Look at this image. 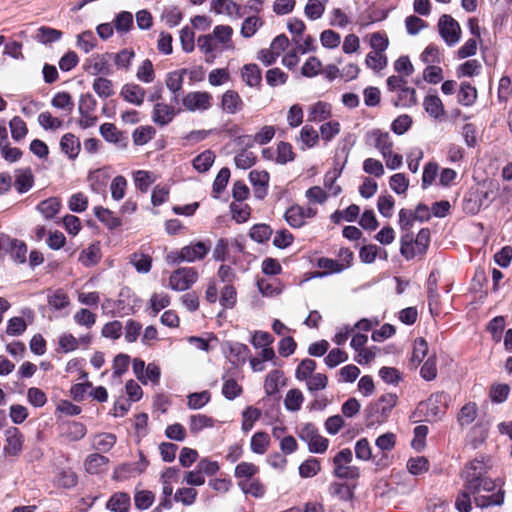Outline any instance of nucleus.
Here are the masks:
<instances>
[{
    "mask_svg": "<svg viewBox=\"0 0 512 512\" xmlns=\"http://www.w3.org/2000/svg\"><path fill=\"white\" fill-rule=\"evenodd\" d=\"M135 304V297L130 294L129 289L121 290L119 299L117 300V307L119 312L124 315H128L133 312Z\"/></svg>",
    "mask_w": 512,
    "mask_h": 512,
    "instance_id": "nucleus-58",
    "label": "nucleus"
},
{
    "mask_svg": "<svg viewBox=\"0 0 512 512\" xmlns=\"http://www.w3.org/2000/svg\"><path fill=\"white\" fill-rule=\"evenodd\" d=\"M478 416V406L475 402H468L457 414V423L464 428L471 425Z\"/></svg>",
    "mask_w": 512,
    "mask_h": 512,
    "instance_id": "nucleus-25",
    "label": "nucleus"
},
{
    "mask_svg": "<svg viewBox=\"0 0 512 512\" xmlns=\"http://www.w3.org/2000/svg\"><path fill=\"white\" fill-rule=\"evenodd\" d=\"M134 182L137 189L141 192H147L149 187L155 182L156 176L153 172L138 170L134 172Z\"/></svg>",
    "mask_w": 512,
    "mask_h": 512,
    "instance_id": "nucleus-42",
    "label": "nucleus"
},
{
    "mask_svg": "<svg viewBox=\"0 0 512 512\" xmlns=\"http://www.w3.org/2000/svg\"><path fill=\"white\" fill-rule=\"evenodd\" d=\"M198 492L192 487H183L174 494V501L181 502L184 506H191L195 503Z\"/></svg>",
    "mask_w": 512,
    "mask_h": 512,
    "instance_id": "nucleus-60",
    "label": "nucleus"
},
{
    "mask_svg": "<svg viewBox=\"0 0 512 512\" xmlns=\"http://www.w3.org/2000/svg\"><path fill=\"white\" fill-rule=\"evenodd\" d=\"M6 252L10 254L15 262L20 264L26 262L27 246L23 241L10 237L9 247Z\"/></svg>",
    "mask_w": 512,
    "mask_h": 512,
    "instance_id": "nucleus-33",
    "label": "nucleus"
},
{
    "mask_svg": "<svg viewBox=\"0 0 512 512\" xmlns=\"http://www.w3.org/2000/svg\"><path fill=\"white\" fill-rule=\"evenodd\" d=\"M62 37V32L60 30L48 27V26H42L37 30L36 33V40L42 44H48L52 42H56L60 40Z\"/></svg>",
    "mask_w": 512,
    "mask_h": 512,
    "instance_id": "nucleus-48",
    "label": "nucleus"
},
{
    "mask_svg": "<svg viewBox=\"0 0 512 512\" xmlns=\"http://www.w3.org/2000/svg\"><path fill=\"white\" fill-rule=\"evenodd\" d=\"M392 102L397 107H411L416 104V91L412 87L405 86L394 93Z\"/></svg>",
    "mask_w": 512,
    "mask_h": 512,
    "instance_id": "nucleus-22",
    "label": "nucleus"
},
{
    "mask_svg": "<svg viewBox=\"0 0 512 512\" xmlns=\"http://www.w3.org/2000/svg\"><path fill=\"white\" fill-rule=\"evenodd\" d=\"M38 124L44 130L55 131L63 126V121L58 117L52 116V114L48 111L42 112L38 115Z\"/></svg>",
    "mask_w": 512,
    "mask_h": 512,
    "instance_id": "nucleus-57",
    "label": "nucleus"
},
{
    "mask_svg": "<svg viewBox=\"0 0 512 512\" xmlns=\"http://www.w3.org/2000/svg\"><path fill=\"white\" fill-rule=\"evenodd\" d=\"M317 212L313 206L294 204L286 210L284 218L290 227L298 229L302 228L308 219L316 217Z\"/></svg>",
    "mask_w": 512,
    "mask_h": 512,
    "instance_id": "nucleus-5",
    "label": "nucleus"
},
{
    "mask_svg": "<svg viewBox=\"0 0 512 512\" xmlns=\"http://www.w3.org/2000/svg\"><path fill=\"white\" fill-rule=\"evenodd\" d=\"M214 419L204 414H195L190 416L189 429L192 434H197L203 429L212 428Z\"/></svg>",
    "mask_w": 512,
    "mask_h": 512,
    "instance_id": "nucleus-34",
    "label": "nucleus"
},
{
    "mask_svg": "<svg viewBox=\"0 0 512 512\" xmlns=\"http://www.w3.org/2000/svg\"><path fill=\"white\" fill-rule=\"evenodd\" d=\"M237 368L227 370L222 375V395L227 400H234L243 393V388L236 381Z\"/></svg>",
    "mask_w": 512,
    "mask_h": 512,
    "instance_id": "nucleus-12",
    "label": "nucleus"
},
{
    "mask_svg": "<svg viewBox=\"0 0 512 512\" xmlns=\"http://www.w3.org/2000/svg\"><path fill=\"white\" fill-rule=\"evenodd\" d=\"M331 115V107L325 102H317L310 109L308 120L311 122H323Z\"/></svg>",
    "mask_w": 512,
    "mask_h": 512,
    "instance_id": "nucleus-40",
    "label": "nucleus"
},
{
    "mask_svg": "<svg viewBox=\"0 0 512 512\" xmlns=\"http://www.w3.org/2000/svg\"><path fill=\"white\" fill-rule=\"evenodd\" d=\"M34 185V175L30 168L17 169L15 171L14 188L20 193L28 192Z\"/></svg>",
    "mask_w": 512,
    "mask_h": 512,
    "instance_id": "nucleus-19",
    "label": "nucleus"
},
{
    "mask_svg": "<svg viewBox=\"0 0 512 512\" xmlns=\"http://www.w3.org/2000/svg\"><path fill=\"white\" fill-rule=\"evenodd\" d=\"M148 460L145 458L142 452L139 453V461L123 463L116 468L115 474L118 478H129L135 477L142 474L148 467Z\"/></svg>",
    "mask_w": 512,
    "mask_h": 512,
    "instance_id": "nucleus-13",
    "label": "nucleus"
},
{
    "mask_svg": "<svg viewBox=\"0 0 512 512\" xmlns=\"http://www.w3.org/2000/svg\"><path fill=\"white\" fill-rule=\"evenodd\" d=\"M123 99L136 106H141L144 102L146 91L138 84H125L120 92Z\"/></svg>",
    "mask_w": 512,
    "mask_h": 512,
    "instance_id": "nucleus-17",
    "label": "nucleus"
},
{
    "mask_svg": "<svg viewBox=\"0 0 512 512\" xmlns=\"http://www.w3.org/2000/svg\"><path fill=\"white\" fill-rule=\"evenodd\" d=\"M442 402V395H433L431 396L426 404H421L420 407L425 406L427 409V416L431 417L433 420H439L445 415V407L439 406Z\"/></svg>",
    "mask_w": 512,
    "mask_h": 512,
    "instance_id": "nucleus-31",
    "label": "nucleus"
},
{
    "mask_svg": "<svg viewBox=\"0 0 512 512\" xmlns=\"http://www.w3.org/2000/svg\"><path fill=\"white\" fill-rule=\"evenodd\" d=\"M366 143L375 147L382 156H387L394 146L390 134L379 129H373L366 133Z\"/></svg>",
    "mask_w": 512,
    "mask_h": 512,
    "instance_id": "nucleus-9",
    "label": "nucleus"
},
{
    "mask_svg": "<svg viewBox=\"0 0 512 512\" xmlns=\"http://www.w3.org/2000/svg\"><path fill=\"white\" fill-rule=\"evenodd\" d=\"M233 29L229 25H217L211 34L200 35L197 40V47L205 55L207 63H213L217 55L226 50H233L232 42Z\"/></svg>",
    "mask_w": 512,
    "mask_h": 512,
    "instance_id": "nucleus-2",
    "label": "nucleus"
},
{
    "mask_svg": "<svg viewBox=\"0 0 512 512\" xmlns=\"http://www.w3.org/2000/svg\"><path fill=\"white\" fill-rule=\"evenodd\" d=\"M277 156L275 158V162L281 165H284L288 162H291L295 158V153L293 152V147L290 143L281 141L277 145Z\"/></svg>",
    "mask_w": 512,
    "mask_h": 512,
    "instance_id": "nucleus-55",
    "label": "nucleus"
},
{
    "mask_svg": "<svg viewBox=\"0 0 512 512\" xmlns=\"http://www.w3.org/2000/svg\"><path fill=\"white\" fill-rule=\"evenodd\" d=\"M367 67L374 71H381L387 66V57L384 53L371 51L366 55Z\"/></svg>",
    "mask_w": 512,
    "mask_h": 512,
    "instance_id": "nucleus-62",
    "label": "nucleus"
},
{
    "mask_svg": "<svg viewBox=\"0 0 512 512\" xmlns=\"http://www.w3.org/2000/svg\"><path fill=\"white\" fill-rule=\"evenodd\" d=\"M461 477L463 479V490L456 498L455 507L459 512H470L472 509L471 496L478 492L481 480L477 479L475 472H469L466 468L463 470Z\"/></svg>",
    "mask_w": 512,
    "mask_h": 512,
    "instance_id": "nucleus-3",
    "label": "nucleus"
},
{
    "mask_svg": "<svg viewBox=\"0 0 512 512\" xmlns=\"http://www.w3.org/2000/svg\"><path fill=\"white\" fill-rule=\"evenodd\" d=\"M216 13H226L229 16L239 15L240 6L232 0H212Z\"/></svg>",
    "mask_w": 512,
    "mask_h": 512,
    "instance_id": "nucleus-56",
    "label": "nucleus"
},
{
    "mask_svg": "<svg viewBox=\"0 0 512 512\" xmlns=\"http://www.w3.org/2000/svg\"><path fill=\"white\" fill-rule=\"evenodd\" d=\"M213 96L207 91H191L182 98V105L189 112H205L212 107Z\"/></svg>",
    "mask_w": 512,
    "mask_h": 512,
    "instance_id": "nucleus-6",
    "label": "nucleus"
},
{
    "mask_svg": "<svg viewBox=\"0 0 512 512\" xmlns=\"http://www.w3.org/2000/svg\"><path fill=\"white\" fill-rule=\"evenodd\" d=\"M299 139L302 144V149L312 148L318 143L319 134L314 127L305 125L300 131Z\"/></svg>",
    "mask_w": 512,
    "mask_h": 512,
    "instance_id": "nucleus-45",
    "label": "nucleus"
},
{
    "mask_svg": "<svg viewBox=\"0 0 512 512\" xmlns=\"http://www.w3.org/2000/svg\"><path fill=\"white\" fill-rule=\"evenodd\" d=\"M423 106L425 111L435 119L440 118L444 114L442 101L437 95H427L424 98Z\"/></svg>",
    "mask_w": 512,
    "mask_h": 512,
    "instance_id": "nucleus-32",
    "label": "nucleus"
},
{
    "mask_svg": "<svg viewBox=\"0 0 512 512\" xmlns=\"http://www.w3.org/2000/svg\"><path fill=\"white\" fill-rule=\"evenodd\" d=\"M176 111L173 106L166 103H156L153 108L152 120L159 126L168 125L175 117Z\"/></svg>",
    "mask_w": 512,
    "mask_h": 512,
    "instance_id": "nucleus-16",
    "label": "nucleus"
},
{
    "mask_svg": "<svg viewBox=\"0 0 512 512\" xmlns=\"http://www.w3.org/2000/svg\"><path fill=\"white\" fill-rule=\"evenodd\" d=\"M155 501V495L150 490H135L134 505L138 510H147Z\"/></svg>",
    "mask_w": 512,
    "mask_h": 512,
    "instance_id": "nucleus-43",
    "label": "nucleus"
},
{
    "mask_svg": "<svg viewBox=\"0 0 512 512\" xmlns=\"http://www.w3.org/2000/svg\"><path fill=\"white\" fill-rule=\"evenodd\" d=\"M61 201L57 197H50L41 201L37 206L36 210L46 219H53L61 209Z\"/></svg>",
    "mask_w": 512,
    "mask_h": 512,
    "instance_id": "nucleus-24",
    "label": "nucleus"
},
{
    "mask_svg": "<svg viewBox=\"0 0 512 512\" xmlns=\"http://www.w3.org/2000/svg\"><path fill=\"white\" fill-rule=\"evenodd\" d=\"M92 88L94 92L103 99L109 98L114 95L113 83L110 79L104 77H97L94 79Z\"/></svg>",
    "mask_w": 512,
    "mask_h": 512,
    "instance_id": "nucleus-37",
    "label": "nucleus"
},
{
    "mask_svg": "<svg viewBox=\"0 0 512 512\" xmlns=\"http://www.w3.org/2000/svg\"><path fill=\"white\" fill-rule=\"evenodd\" d=\"M219 106L223 113L234 115L243 110L244 101L237 91L229 89L222 94Z\"/></svg>",
    "mask_w": 512,
    "mask_h": 512,
    "instance_id": "nucleus-11",
    "label": "nucleus"
},
{
    "mask_svg": "<svg viewBox=\"0 0 512 512\" xmlns=\"http://www.w3.org/2000/svg\"><path fill=\"white\" fill-rule=\"evenodd\" d=\"M100 260V249L97 245L91 244L83 249L79 255V261L86 267L94 266Z\"/></svg>",
    "mask_w": 512,
    "mask_h": 512,
    "instance_id": "nucleus-46",
    "label": "nucleus"
},
{
    "mask_svg": "<svg viewBox=\"0 0 512 512\" xmlns=\"http://www.w3.org/2000/svg\"><path fill=\"white\" fill-rule=\"evenodd\" d=\"M326 3L324 0H308L304 8L305 16L310 20L321 18L324 14Z\"/></svg>",
    "mask_w": 512,
    "mask_h": 512,
    "instance_id": "nucleus-50",
    "label": "nucleus"
},
{
    "mask_svg": "<svg viewBox=\"0 0 512 512\" xmlns=\"http://www.w3.org/2000/svg\"><path fill=\"white\" fill-rule=\"evenodd\" d=\"M466 470L475 472L477 479L481 480L478 486V492L473 493L474 503L477 507L483 509L491 506H501L504 503L505 491L502 488L496 490V483L487 477L486 466L483 461L474 459L467 466Z\"/></svg>",
    "mask_w": 512,
    "mask_h": 512,
    "instance_id": "nucleus-1",
    "label": "nucleus"
},
{
    "mask_svg": "<svg viewBox=\"0 0 512 512\" xmlns=\"http://www.w3.org/2000/svg\"><path fill=\"white\" fill-rule=\"evenodd\" d=\"M299 437L307 443L311 453L322 454L326 452L329 446V440L319 434L314 424L307 423L299 430Z\"/></svg>",
    "mask_w": 512,
    "mask_h": 512,
    "instance_id": "nucleus-4",
    "label": "nucleus"
},
{
    "mask_svg": "<svg viewBox=\"0 0 512 512\" xmlns=\"http://www.w3.org/2000/svg\"><path fill=\"white\" fill-rule=\"evenodd\" d=\"M234 162L239 169H249L256 163V155L247 149H242L234 157Z\"/></svg>",
    "mask_w": 512,
    "mask_h": 512,
    "instance_id": "nucleus-63",
    "label": "nucleus"
},
{
    "mask_svg": "<svg viewBox=\"0 0 512 512\" xmlns=\"http://www.w3.org/2000/svg\"><path fill=\"white\" fill-rule=\"evenodd\" d=\"M94 215L100 222L105 224L111 230L120 227L122 224L120 218L117 217L114 212L102 206L94 208Z\"/></svg>",
    "mask_w": 512,
    "mask_h": 512,
    "instance_id": "nucleus-28",
    "label": "nucleus"
},
{
    "mask_svg": "<svg viewBox=\"0 0 512 512\" xmlns=\"http://www.w3.org/2000/svg\"><path fill=\"white\" fill-rule=\"evenodd\" d=\"M304 396L301 390L297 388L290 389L284 399V406L290 412H296L301 409Z\"/></svg>",
    "mask_w": 512,
    "mask_h": 512,
    "instance_id": "nucleus-38",
    "label": "nucleus"
},
{
    "mask_svg": "<svg viewBox=\"0 0 512 512\" xmlns=\"http://www.w3.org/2000/svg\"><path fill=\"white\" fill-rule=\"evenodd\" d=\"M262 24L263 22L259 17L250 16L243 21L240 33L244 38H250L257 32Z\"/></svg>",
    "mask_w": 512,
    "mask_h": 512,
    "instance_id": "nucleus-64",
    "label": "nucleus"
},
{
    "mask_svg": "<svg viewBox=\"0 0 512 512\" xmlns=\"http://www.w3.org/2000/svg\"><path fill=\"white\" fill-rule=\"evenodd\" d=\"M242 80L249 87H258L261 84V70L256 64H246L241 69Z\"/></svg>",
    "mask_w": 512,
    "mask_h": 512,
    "instance_id": "nucleus-26",
    "label": "nucleus"
},
{
    "mask_svg": "<svg viewBox=\"0 0 512 512\" xmlns=\"http://www.w3.org/2000/svg\"><path fill=\"white\" fill-rule=\"evenodd\" d=\"M186 68L169 72L166 76L165 84L168 90L173 94L172 100L178 101L179 93L182 90Z\"/></svg>",
    "mask_w": 512,
    "mask_h": 512,
    "instance_id": "nucleus-18",
    "label": "nucleus"
},
{
    "mask_svg": "<svg viewBox=\"0 0 512 512\" xmlns=\"http://www.w3.org/2000/svg\"><path fill=\"white\" fill-rule=\"evenodd\" d=\"M211 399L209 391L191 393L187 396V406L189 409L198 410L203 408Z\"/></svg>",
    "mask_w": 512,
    "mask_h": 512,
    "instance_id": "nucleus-54",
    "label": "nucleus"
},
{
    "mask_svg": "<svg viewBox=\"0 0 512 512\" xmlns=\"http://www.w3.org/2000/svg\"><path fill=\"white\" fill-rule=\"evenodd\" d=\"M220 304L224 309H232L237 303V291L232 284H225L220 292Z\"/></svg>",
    "mask_w": 512,
    "mask_h": 512,
    "instance_id": "nucleus-47",
    "label": "nucleus"
},
{
    "mask_svg": "<svg viewBox=\"0 0 512 512\" xmlns=\"http://www.w3.org/2000/svg\"><path fill=\"white\" fill-rule=\"evenodd\" d=\"M108 463L109 459L106 456L99 453H93L86 458L85 469L89 474H98Z\"/></svg>",
    "mask_w": 512,
    "mask_h": 512,
    "instance_id": "nucleus-29",
    "label": "nucleus"
},
{
    "mask_svg": "<svg viewBox=\"0 0 512 512\" xmlns=\"http://www.w3.org/2000/svg\"><path fill=\"white\" fill-rule=\"evenodd\" d=\"M215 160V154L211 150H206L193 159V167L201 173L210 169Z\"/></svg>",
    "mask_w": 512,
    "mask_h": 512,
    "instance_id": "nucleus-52",
    "label": "nucleus"
},
{
    "mask_svg": "<svg viewBox=\"0 0 512 512\" xmlns=\"http://www.w3.org/2000/svg\"><path fill=\"white\" fill-rule=\"evenodd\" d=\"M477 98V90L468 82H462L458 92V102L463 106H471Z\"/></svg>",
    "mask_w": 512,
    "mask_h": 512,
    "instance_id": "nucleus-41",
    "label": "nucleus"
},
{
    "mask_svg": "<svg viewBox=\"0 0 512 512\" xmlns=\"http://www.w3.org/2000/svg\"><path fill=\"white\" fill-rule=\"evenodd\" d=\"M397 403V397L394 394H386L381 396L379 399V403L373 405L370 407L371 411H374L375 413H378L381 411L382 418L387 417V415L390 413L392 408Z\"/></svg>",
    "mask_w": 512,
    "mask_h": 512,
    "instance_id": "nucleus-44",
    "label": "nucleus"
},
{
    "mask_svg": "<svg viewBox=\"0 0 512 512\" xmlns=\"http://www.w3.org/2000/svg\"><path fill=\"white\" fill-rule=\"evenodd\" d=\"M238 485L243 493L250 494L255 498H261L265 494L264 485L257 479L240 480Z\"/></svg>",
    "mask_w": 512,
    "mask_h": 512,
    "instance_id": "nucleus-35",
    "label": "nucleus"
},
{
    "mask_svg": "<svg viewBox=\"0 0 512 512\" xmlns=\"http://www.w3.org/2000/svg\"><path fill=\"white\" fill-rule=\"evenodd\" d=\"M438 30L441 38L448 46H454L461 38L460 25L450 15L444 14L440 17Z\"/></svg>",
    "mask_w": 512,
    "mask_h": 512,
    "instance_id": "nucleus-7",
    "label": "nucleus"
},
{
    "mask_svg": "<svg viewBox=\"0 0 512 512\" xmlns=\"http://www.w3.org/2000/svg\"><path fill=\"white\" fill-rule=\"evenodd\" d=\"M316 369V362L310 358L303 359L296 368L295 378L299 381H307Z\"/></svg>",
    "mask_w": 512,
    "mask_h": 512,
    "instance_id": "nucleus-49",
    "label": "nucleus"
},
{
    "mask_svg": "<svg viewBox=\"0 0 512 512\" xmlns=\"http://www.w3.org/2000/svg\"><path fill=\"white\" fill-rule=\"evenodd\" d=\"M305 197L309 203L308 206L313 204L323 205L327 201L329 194L320 186H312L306 190Z\"/></svg>",
    "mask_w": 512,
    "mask_h": 512,
    "instance_id": "nucleus-51",
    "label": "nucleus"
},
{
    "mask_svg": "<svg viewBox=\"0 0 512 512\" xmlns=\"http://www.w3.org/2000/svg\"><path fill=\"white\" fill-rule=\"evenodd\" d=\"M109 179L110 174L106 168L91 171L87 178L90 189L97 194L105 192Z\"/></svg>",
    "mask_w": 512,
    "mask_h": 512,
    "instance_id": "nucleus-14",
    "label": "nucleus"
},
{
    "mask_svg": "<svg viewBox=\"0 0 512 512\" xmlns=\"http://www.w3.org/2000/svg\"><path fill=\"white\" fill-rule=\"evenodd\" d=\"M285 385L284 374L280 370H272L270 371L264 382V390L266 395L272 396L278 393L279 386Z\"/></svg>",
    "mask_w": 512,
    "mask_h": 512,
    "instance_id": "nucleus-23",
    "label": "nucleus"
},
{
    "mask_svg": "<svg viewBox=\"0 0 512 512\" xmlns=\"http://www.w3.org/2000/svg\"><path fill=\"white\" fill-rule=\"evenodd\" d=\"M439 166L436 162H428L423 168L421 187L425 190L431 186L438 175Z\"/></svg>",
    "mask_w": 512,
    "mask_h": 512,
    "instance_id": "nucleus-61",
    "label": "nucleus"
},
{
    "mask_svg": "<svg viewBox=\"0 0 512 512\" xmlns=\"http://www.w3.org/2000/svg\"><path fill=\"white\" fill-rule=\"evenodd\" d=\"M113 23L118 34H126L133 27V15L131 12L122 11L115 16Z\"/></svg>",
    "mask_w": 512,
    "mask_h": 512,
    "instance_id": "nucleus-39",
    "label": "nucleus"
},
{
    "mask_svg": "<svg viewBox=\"0 0 512 512\" xmlns=\"http://www.w3.org/2000/svg\"><path fill=\"white\" fill-rule=\"evenodd\" d=\"M117 437L113 433H99L96 434L92 439V447L101 452H109L116 444Z\"/></svg>",
    "mask_w": 512,
    "mask_h": 512,
    "instance_id": "nucleus-27",
    "label": "nucleus"
},
{
    "mask_svg": "<svg viewBox=\"0 0 512 512\" xmlns=\"http://www.w3.org/2000/svg\"><path fill=\"white\" fill-rule=\"evenodd\" d=\"M317 266L323 269V272H318L316 277H324L330 274H337L343 272V267L340 266L337 260L321 257L317 261Z\"/></svg>",
    "mask_w": 512,
    "mask_h": 512,
    "instance_id": "nucleus-36",
    "label": "nucleus"
},
{
    "mask_svg": "<svg viewBox=\"0 0 512 512\" xmlns=\"http://www.w3.org/2000/svg\"><path fill=\"white\" fill-rule=\"evenodd\" d=\"M127 189V180L124 176H116L110 184L111 197L115 201H120L125 197Z\"/></svg>",
    "mask_w": 512,
    "mask_h": 512,
    "instance_id": "nucleus-59",
    "label": "nucleus"
},
{
    "mask_svg": "<svg viewBox=\"0 0 512 512\" xmlns=\"http://www.w3.org/2000/svg\"><path fill=\"white\" fill-rule=\"evenodd\" d=\"M100 134L107 142L114 144L123 143V146L126 145V143L124 142L126 138L123 136L122 132H120L112 123L102 124L100 126Z\"/></svg>",
    "mask_w": 512,
    "mask_h": 512,
    "instance_id": "nucleus-30",
    "label": "nucleus"
},
{
    "mask_svg": "<svg viewBox=\"0 0 512 512\" xmlns=\"http://www.w3.org/2000/svg\"><path fill=\"white\" fill-rule=\"evenodd\" d=\"M131 499L126 492L114 493L107 501L106 508L111 512H128Z\"/></svg>",
    "mask_w": 512,
    "mask_h": 512,
    "instance_id": "nucleus-21",
    "label": "nucleus"
},
{
    "mask_svg": "<svg viewBox=\"0 0 512 512\" xmlns=\"http://www.w3.org/2000/svg\"><path fill=\"white\" fill-rule=\"evenodd\" d=\"M61 151L70 159H75L81 150V143L78 137L72 133H66L60 140Z\"/></svg>",
    "mask_w": 512,
    "mask_h": 512,
    "instance_id": "nucleus-20",
    "label": "nucleus"
},
{
    "mask_svg": "<svg viewBox=\"0 0 512 512\" xmlns=\"http://www.w3.org/2000/svg\"><path fill=\"white\" fill-rule=\"evenodd\" d=\"M198 279V272L193 267H184L174 271L169 278V287L175 291L189 289Z\"/></svg>",
    "mask_w": 512,
    "mask_h": 512,
    "instance_id": "nucleus-8",
    "label": "nucleus"
},
{
    "mask_svg": "<svg viewBox=\"0 0 512 512\" xmlns=\"http://www.w3.org/2000/svg\"><path fill=\"white\" fill-rule=\"evenodd\" d=\"M182 249V259L186 262H195L206 257L210 251V246L205 242H195L187 245Z\"/></svg>",
    "mask_w": 512,
    "mask_h": 512,
    "instance_id": "nucleus-15",
    "label": "nucleus"
},
{
    "mask_svg": "<svg viewBox=\"0 0 512 512\" xmlns=\"http://www.w3.org/2000/svg\"><path fill=\"white\" fill-rule=\"evenodd\" d=\"M24 444V435L21 431L14 426L8 427L5 430V444L3 452L8 456H18Z\"/></svg>",
    "mask_w": 512,
    "mask_h": 512,
    "instance_id": "nucleus-10",
    "label": "nucleus"
},
{
    "mask_svg": "<svg viewBox=\"0 0 512 512\" xmlns=\"http://www.w3.org/2000/svg\"><path fill=\"white\" fill-rule=\"evenodd\" d=\"M270 443V437L266 432H256L250 442L251 450L256 454H264Z\"/></svg>",
    "mask_w": 512,
    "mask_h": 512,
    "instance_id": "nucleus-53",
    "label": "nucleus"
}]
</instances>
